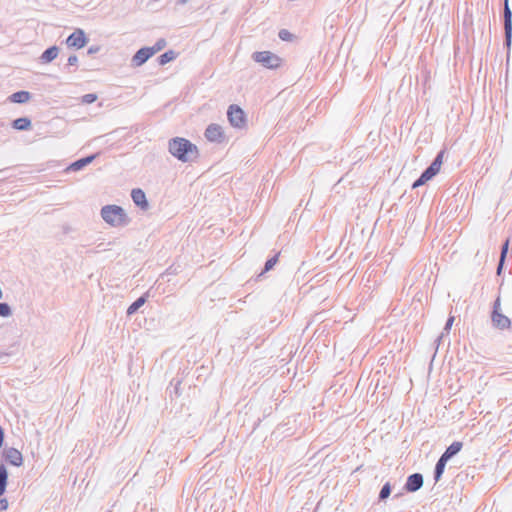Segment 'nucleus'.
Instances as JSON below:
<instances>
[{
	"label": "nucleus",
	"instance_id": "nucleus-16",
	"mask_svg": "<svg viewBox=\"0 0 512 512\" xmlns=\"http://www.w3.org/2000/svg\"><path fill=\"white\" fill-rule=\"evenodd\" d=\"M29 98L30 94L26 91L16 92L10 96V100L14 103H24L27 102Z\"/></svg>",
	"mask_w": 512,
	"mask_h": 512
},
{
	"label": "nucleus",
	"instance_id": "nucleus-21",
	"mask_svg": "<svg viewBox=\"0 0 512 512\" xmlns=\"http://www.w3.org/2000/svg\"><path fill=\"white\" fill-rule=\"evenodd\" d=\"M508 246H509V240L507 239L502 247V251H501V257H500V261H499V265H498V269H497V272L498 274H500L501 270H502V267H503V263H504V260H505V257H506V254L508 252Z\"/></svg>",
	"mask_w": 512,
	"mask_h": 512
},
{
	"label": "nucleus",
	"instance_id": "nucleus-6",
	"mask_svg": "<svg viewBox=\"0 0 512 512\" xmlns=\"http://www.w3.org/2000/svg\"><path fill=\"white\" fill-rule=\"evenodd\" d=\"M229 123L235 128H243L246 125V115L238 105H230L227 111Z\"/></svg>",
	"mask_w": 512,
	"mask_h": 512
},
{
	"label": "nucleus",
	"instance_id": "nucleus-17",
	"mask_svg": "<svg viewBox=\"0 0 512 512\" xmlns=\"http://www.w3.org/2000/svg\"><path fill=\"white\" fill-rule=\"evenodd\" d=\"M8 473L4 465L0 466V497L4 494L7 485Z\"/></svg>",
	"mask_w": 512,
	"mask_h": 512
},
{
	"label": "nucleus",
	"instance_id": "nucleus-26",
	"mask_svg": "<svg viewBox=\"0 0 512 512\" xmlns=\"http://www.w3.org/2000/svg\"><path fill=\"white\" fill-rule=\"evenodd\" d=\"M11 314L10 307L6 303H0V316L8 317Z\"/></svg>",
	"mask_w": 512,
	"mask_h": 512
},
{
	"label": "nucleus",
	"instance_id": "nucleus-25",
	"mask_svg": "<svg viewBox=\"0 0 512 512\" xmlns=\"http://www.w3.org/2000/svg\"><path fill=\"white\" fill-rule=\"evenodd\" d=\"M279 37L283 41H291L293 40V35L286 29H282L279 32Z\"/></svg>",
	"mask_w": 512,
	"mask_h": 512
},
{
	"label": "nucleus",
	"instance_id": "nucleus-22",
	"mask_svg": "<svg viewBox=\"0 0 512 512\" xmlns=\"http://www.w3.org/2000/svg\"><path fill=\"white\" fill-rule=\"evenodd\" d=\"M93 159H94V156L80 159V160L76 161L75 163H73L71 165V168H73L74 170H79L82 167H84L85 165H87L88 163H90Z\"/></svg>",
	"mask_w": 512,
	"mask_h": 512
},
{
	"label": "nucleus",
	"instance_id": "nucleus-24",
	"mask_svg": "<svg viewBox=\"0 0 512 512\" xmlns=\"http://www.w3.org/2000/svg\"><path fill=\"white\" fill-rule=\"evenodd\" d=\"M97 100V95L96 94H86L84 96H82L81 98V102L82 103H85V104H91L93 102H95Z\"/></svg>",
	"mask_w": 512,
	"mask_h": 512
},
{
	"label": "nucleus",
	"instance_id": "nucleus-11",
	"mask_svg": "<svg viewBox=\"0 0 512 512\" xmlns=\"http://www.w3.org/2000/svg\"><path fill=\"white\" fill-rule=\"evenodd\" d=\"M5 460L15 466H20L22 464L23 458L20 451L15 448H8L4 452Z\"/></svg>",
	"mask_w": 512,
	"mask_h": 512
},
{
	"label": "nucleus",
	"instance_id": "nucleus-23",
	"mask_svg": "<svg viewBox=\"0 0 512 512\" xmlns=\"http://www.w3.org/2000/svg\"><path fill=\"white\" fill-rule=\"evenodd\" d=\"M174 58H175V53L173 51H168L159 57V63L161 65H164V64L172 61Z\"/></svg>",
	"mask_w": 512,
	"mask_h": 512
},
{
	"label": "nucleus",
	"instance_id": "nucleus-15",
	"mask_svg": "<svg viewBox=\"0 0 512 512\" xmlns=\"http://www.w3.org/2000/svg\"><path fill=\"white\" fill-rule=\"evenodd\" d=\"M58 55V48L53 46V47H50L48 48L42 55H41V60L44 62V63H48L50 61H52L53 59H55Z\"/></svg>",
	"mask_w": 512,
	"mask_h": 512
},
{
	"label": "nucleus",
	"instance_id": "nucleus-18",
	"mask_svg": "<svg viewBox=\"0 0 512 512\" xmlns=\"http://www.w3.org/2000/svg\"><path fill=\"white\" fill-rule=\"evenodd\" d=\"M447 461L448 460L445 459L443 456H441L440 459L438 460V462L436 464V468H435V480L436 481H438L440 479V477L442 476Z\"/></svg>",
	"mask_w": 512,
	"mask_h": 512
},
{
	"label": "nucleus",
	"instance_id": "nucleus-7",
	"mask_svg": "<svg viewBox=\"0 0 512 512\" xmlns=\"http://www.w3.org/2000/svg\"><path fill=\"white\" fill-rule=\"evenodd\" d=\"M69 47L81 49L87 44L85 33L81 29H76L66 40Z\"/></svg>",
	"mask_w": 512,
	"mask_h": 512
},
{
	"label": "nucleus",
	"instance_id": "nucleus-27",
	"mask_svg": "<svg viewBox=\"0 0 512 512\" xmlns=\"http://www.w3.org/2000/svg\"><path fill=\"white\" fill-rule=\"evenodd\" d=\"M278 262V255L268 259L265 263V272L269 271L274 267V265Z\"/></svg>",
	"mask_w": 512,
	"mask_h": 512
},
{
	"label": "nucleus",
	"instance_id": "nucleus-19",
	"mask_svg": "<svg viewBox=\"0 0 512 512\" xmlns=\"http://www.w3.org/2000/svg\"><path fill=\"white\" fill-rule=\"evenodd\" d=\"M30 126V120L28 118H19L14 120L13 127L18 130L28 129Z\"/></svg>",
	"mask_w": 512,
	"mask_h": 512
},
{
	"label": "nucleus",
	"instance_id": "nucleus-30",
	"mask_svg": "<svg viewBox=\"0 0 512 512\" xmlns=\"http://www.w3.org/2000/svg\"><path fill=\"white\" fill-rule=\"evenodd\" d=\"M454 320H455V317L454 316H450L446 322V325H445V330H450L453 323H454Z\"/></svg>",
	"mask_w": 512,
	"mask_h": 512
},
{
	"label": "nucleus",
	"instance_id": "nucleus-2",
	"mask_svg": "<svg viewBox=\"0 0 512 512\" xmlns=\"http://www.w3.org/2000/svg\"><path fill=\"white\" fill-rule=\"evenodd\" d=\"M101 216L112 226H122L127 222L124 210L117 205H107L101 209Z\"/></svg>",
	"mask_w": 512,
	"mask_h": 512
},
{
	"label": "nucleus",
	"instance_id": "nucleus-12",
	"mask_svg": "<svg viewBox=\"0 0 512 512\" xmlns=\"http://www.w3.org/2000/svg\"><path fill=\"white\" fill-rule=\"evenodd\" d=\"M423 484V477L421 474L410 475L406 482V490L410 492L417 491Z\"/></svg>",
	"mask_w": 512,
	"mask_h": 512
},
{
	"label": "nucleus",
	"instance_id": "nucleus-31",
	"mask_svg": "<svg viewBox=\"0 0 512 512\" xmlns=\"http://www.w3.org/2000/svg\"><path fill=\"white\" fill-rule=\"evenodd\" d=\"M166 45L165 40H159L152 48H159V51Z\"/></svg>",
	"mask_w": 512,
	"mask_h": 512
},
{
	"label": "nucleus",
	"instance_id": "nucleus-29",
	"mask_svg": "<svg viewBox=\"0 0 512 512\" xmlns=\"http://www.w3.org/2000/svg\"><path fill=\"white\" fill-rule=\"evenodd\" d=\"M8 501L5 498L0 499V511H5L8 509Z\"/></svg>",
	"mask_w": 512,
	"mask_h": 512
},
{
	"label": "nucleus",
	"instance_id": "nucleus-10",
	"mask_svg": "<svg viewBox=\"0 0 512 512\" xmlns=\"http://www.w3.org/2000/svg\"><path fill=\"white\" fill-rule=\"evenodd\" d=\"M504 29L507 45L510 46L512 37V13L508 5V0H505L504 5Z\"/></svg>",
	"mask_w": 512,
	"mask_h": 512
},
{
	"label": "nucleus",
	"instance_id": "nucleus-20",
	"mask_svg": "<svg viewBox=\"0 0 512 512\" xmlns=\"http://www.w3.org/2000/svg\"><path fill=\"white\" fill-rule=\"evenodd\" d=\"M145 301H146L145 297H140V298H138L135 302H133V303L129 306V308H128V310H127V313H128L129 315H131V314L135 313V312H136V311H137V310H138V309H139V308H140V307L145 303Z\"/></svg>",
	"mask_w": 512,
	"mask_h": 512
},
{
	"label": "nucleus",
	"instance_id": "nucleus-1",
	"mask_svg": "<svg viewBox=\"0 0 512 512\" xmlns=\"http://www.w3.org/2000/svg\"><path fill=\"white\" fill-rule=\"evenodd\" d=\"M169 152L177 159L187 162L190 159V155L197 154L198 149L189 140L176 137L169 142Z\"/></svg>",
	"mask_w": 512,
	"mask_h": 512
},
{
	"label": "nucleus",
	"instance_id": "nucleus-28",
	"mask_svg": "<svg viewBox=\"0 0 512 512\" xmlns=\"http://www.w3.org/2000/svg\"><path fill=\"white\" fill-rule=\"evenodd\" d=\"M390 493H391L390 485L387 483L382 487L379 496L381 499H385L390 495Z\"/></svg>",
	"mask_w": 512,
	"mask_h": 512
},
{
	"label": "nucleus",
	"instance_id": "nucleus-9",
	"mask_svg": "<svg viewBox=\"0 0 512 512\" xmlns=\"http://www.w3.org/2000/svg\"><path fill=\"white\" fill-rule=\"evenodd\" d=\"M157 52H159V48H151V47L141 48L134 55L133 62L136 66H141Z\"/></svg>",
	"mask_w": 512,
	"mask_h": 512
},
{
	"label": "nucleus",
	"instance_id": "nucleus-33",
	"mask_svg": "<svg viewBox=\"0 0 512 512\" xmlns=\"http://www.w3.org/2000/svg\"><path fill=\"white\" fill-rule=\"evenodd\" d=\"M4 443V430L0 426V448L3 446Z\"/></svg>",
	"mask_w": 512,
	"mask_h": 512
},
{
	"label": "nucleus",
	"instance_id": "nucleus-8",
	"mask_svg": "<svg viewBox=\"0 0 512 512\" xmlns=\"http://www.w3.org/2000/svg\"><path fill=\"white\" fill-rule=\"evenodd\" d=\"M205 137L210 142L220 143L225 137L224 130L218 124H210L205 131Z\"/></svg>",
	"mask_w": 512,
	"mask_h": 512
},
{
	"label": "nucleus",
	"instance_id": "nucleus-5",
	"mask_svg": "<svg viewBox=\"0 0 512 512\" xmlns=\"http://www.w3.org/2000/svg\"><path fill=\"white\" fill-rule=\"evenodd\" d=\"M491 319L493 325L498 329L504 330L511 327V320L501 312V303L499 298L494 302Z\"/></svg>",
	"mask_w": 512,
	"mask_h": 512
},
{
	"label": "nucleus",
	"instance_id": "nucleus-4",
	"mask_svg": "<svg viewBox=\"0 0 512 512\" xmlns=\"http://www.w3.org/2000/svg\"><path fill=\"white\" fill-rule=\"evenodd\" d=\"M443 157H444V151H441L435 160L432 162V164L422 173L420 178L416 180L412 187L417 188L426 182H428L430 179H432L436 174L439 173L442 163H443Z\"/></svg>",
	"mask_w": 512,
	"mask_h": 512
},
{
	"label": "nucleus",
	"instance_id": "nucleus-32",
	"mask_svg": "<svg viewBox=\"0 0 512 512\" xmlns=\"http://www.w3.org/2000/svg\"><path fill=\"white\" fill-rule=\"evenodd\" d=\"M78 61L77 56L73 55L68 58V64L69 65H75Z\"/></svg>",
	"mask_w": 512,
	"mask_h": 512
},
{
	"label": "nucleus",
	"instance_id": "nucleus-14",
	"mask_svg": "<svg viewBox=\"0 0 512 512\" xmlns=\"http://www.w3.org/2000/svg\"><path fill=\"white\" fill-rule=\"evenodd\" d=\"M462 446L463 444L461 442H453L447 449L446 451L443 453V457L447 460H449L451 457H453L454 455H456L461 449H462Z\"/></svg>",
	"mask_w": 512,
	"mask_h": 512
},
{
	"label": "nucleus",
	"instance_id": "nucleus-3",
	"mask_svg": "<svg viewBox=\"0 0 512 512\" xmlns=\"http://www.w3.org/2000/svg\"><path fill=\"white\" fill-rule=\"evenodd\" d=\"M255 62L268 69H277L282 64V59L271 51H259L252 55Z\"/></svg>",
	"mask_w": 512,
	"mask_h": 512
},
{
	"label": "nucleus",
	"instance_id": "nucleus-13",
	"mask_svg": "<svg viewBox=\"0 0 512 512\" xmlns=\"http://www.w3.org/2000/svg\"><path fill=\"white\" fill-rule=\"evenodd\" d=\"M131 197L137 206L141 207L142 209L148 208V202L146 200V195L143 190L133 189L131 192Z\"/></svg>",
	"mask_w": 512,
	"mask_h": 512
}]
</instances>
